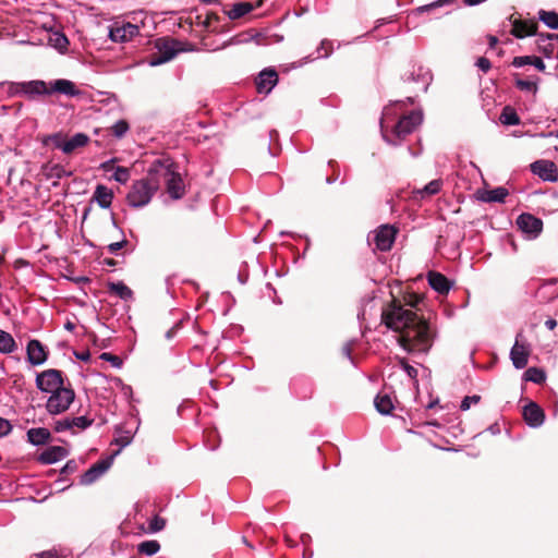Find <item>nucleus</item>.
<instances>
[{"label":"nucleus","mask_w":558,"mask_h":558,"mask_svg":"<svg viewBox=\"0 0 558 558\" xmlns=\"http://www.w3.org/2000/svg\"><path fill=\"white\" fill-rule=\"evenodd\" d=\"M381 322L398 332L400 345L408 352L426 353L433 345L435 332L428 322L412 308L393 299L381 312Z\"/></svg>","instance_id":"nucleus-1"},{"label":"nucleus","mask_w":558,"mask_h":558,"mask_svg":"<svg viewBox=\"0 0 558 558\" xmlns=\"http://www.w3.org/2000/svg\"><path fill=\"white\" fill-rule=\"evenodd\" d=\"M396 116L392 106L385 107L383 117L380 119V131L384 140L390 145H399L400 142L409 134H411L416 126L423 121L421 111H412L403 116L397 124L393 125L390 134L388 133V122Z\"/></svg>","instance_id":"nucleus-2"},{"label":"nucleus","mask_w":558,"mask_h":558,"mask_svg":"<svg viewBox=\"0 0 558 558\" xmlns=\"http://www.w3.org/2000/svg\"><path fill=\"white\" fill-rule=\"evenodd\" d=\"M150 174L165 181L167 192L173 199H180L185 194L183 179L178 171L177 165L170 158L156 159L150 165Z\"/></svg>","instance_id":"nucleus-3"},{"label":"nucleus","mask_w":558,"mask_h":558,"mask_svg":"<svg viewBox=\"0 0 558 558\" xmlns=\"http://www.w3.org/2000/svg\"><path fill=\"white\" fill-rule=\"evenodd\" d=\"M158 189L159 179L150 174L149 168L146 178L133 182L126 195V202L131 207L142 208L149 204Z\"/></svg>","instance_id":"nucleus-4"},{"label":"nucleus","mask_w":558,"mask_h":558,"mask_svg":"<svg viewBox=\"0 0 558 558\" xmlns=\"http://www.w3.org/2000/svg\"><path fill=\"white\" fill-rule=\"evenodd\" d=\"M155 47L157 52L148 59L150 66H157L172 60L181 50L180 43L171 38H159L156 40Z\"/></svg>","instance_id":"nucleus-5"},{"label":"nucleus","mask_w":558,"mask_h":558,"mask_svg":"<svg viewBox=\"0 0 558 558\" xmlns=\"http://www.w3.org/2000/svg\"><path fill=\"white\" fill-rule=\"evenodd\" d=\"M48 141L60 149L62 153L69 155L74 150L86 146L89 143V136L85 133H76L70 138H65L62 133H54L48 136Z\"/></svg>","instance_id":"nucleus-6"},{"label":"nucleus","mask_w":558,"mask_h":558,"mask_svg":"<svg viewBox=\"0 0 558 558\" xmlns=\"http://www.w3.org/2000/svg\"><path fill=\"white\" fill-rule=\"evenodd\" d=\"M75 393L73 389L68 387H62L53 392L47 400V411L50 414H60L65 412L72 402L74 401Z\"/></svg>","instance_id":"nucleus-7"},{"label":"nucleus","mask_w":558,"mask_h":558,"mask_svg":"<svg viewBox=\"0 0 558 558\" xmlns=\"http://www.w3.org/2000/svg\"><path fill=\"white\" fill-rule=\"evenodd\" d=\"M398 230L390 225H381L368 235V242L381 252L389 251L396 240Z\"/></svg>","instance_id":"nucleus-8"},{"label":"nucleus","mask_w":558,"mask_h":558,"mask_svg":"<svg viewBox=\"0 0 558 558\" xmlns=\"http://www.w3.org/2000/svg\"><path fill=\"white\" fill-rule=\"evenodd\" d=\"M36 387L43 392H53L63 387L61 371L50 368L36 376Z\"/></svg>","instance_id":"nucleus-9"},{"label":"nucleus","mask_w":558,"mask_h":558,"mask_svg":"<svg viewBox=\"0 0 558 558\" xmlns=\"http://www.w3.org/2000/svg\"><path fill=\"white\" fill-rule=\"evenodd\" d=\"M48 84L41 80L13 83L11 92L15 95H25L27 97L49 95Z\"/></svg>","instance_id":"nucleus-10"},{"label":"nucleus","mask_w":558,"mask_h":558,"mask_svg":"<svg viewBox=\"0 0 558 558\" xmlns=\"http://www.w3.org/2000/svg\"><path fill=\"white\" fill-rule=\"evenodd\" d=\"M530 351V345L523 340V333L519 332L510 350V360L517 369H522L527 365Z\"/></svg>","instance_id":"nucleus-11"},{"label":"nucleus","mask_w":558,"mask_h":558,"mask_svg":"<svg viewBox=\"0 0 558 558\" xmlns=\"http://www.w3.org/2000/svg\"><path fill=\"white\" fill-rule=\"evenodd\" d=\"M27 362L33 366H39L47 362L49 350L37 339H31L26 344Z\"/></svg>","instance_id":"nucleus-12"},{"label":"nucleus","mask_w":558,"mask_h":558,"mask_svg":"<svg viewBox=\"0 0 558 558\" xmlns=\"http://www.w3.org/2000/svg\"><path fill=\"white\" fill-rule=\"evenodd\" d=\"M114 456H109L93 464L82 476L80 483L82 485H90L102 476L112 465Z\"/></svg>","instance_id":"nucleus-13"},{"label":"nucleus","mask_w":558,"mask_h":558,"mask_svg":"<svg viewBox=\"0 0 558 558\" xmlns=\"http://www.w3.org/2000/svg\"><path fill=\"white\" fill-rule=\"evenodd\" d=\"M140 28L132 23L114 24L109 31V38L114 43H124L137 36Z\"/></svg>","instance_id":"nucleus-14"},{"label":"nucleus","mask_w":558,"mask_h":558,"mask_svg":"<svg viewBox=\"0 0 558 558\" xmlns=\"http://www.w3.org/2000/svg\"><path fill=\"white\" fill-rule=\"evenodd\" d=\"M519 229L532 238H536L543 229V221L531 214H521L517 219Z\"/></svg>","instance_id":"nucleus-15"},{"label":"nucleus","mask_w":558,"mask_h":558,"mask_svg":"<svg viewBox=\"0 0 558 558\" xmlns=\"http://www.w3.org/2000/svg\"><path fill=\"white\" fill-rule=\"evenodd\" d=\"M278 83V74L275 69H264L256 78V89L259 94H268Z\"/></svg>","instance_id":"nucleus-16"},{"label":"nucleus","mask_w":558,"mask_h":558,"mask_svg":"<svg viewBox=\"0 0 558 558\" xmlns=\"http://www.w3.org/2000/svg\"><path fill=\"white\" fill-rule=\"evenodd\" d=\"M523 417L530 427L537 428L543 425L545 413L535 402H530L523 409Z\"/></svg>","instance_id":"nucleus-17"},{"label":"nucleus","mask_w":558,"mask_h":558,"mask_svg":"<svg viewBox=\"0 0 558 558\" xmlns=\"http://www.w3.org/2000/svg\"><path fill=\"white\" fill-rule=\"evenodd\" d=\"M531 167L532 171L544 181L554 182L557 180V169L553 161L537 160Z\"/></svg>","instance_id":"nucleus-18"},{"label":"nucleus","mask_w":558,"mask_h":558,"mask_svg":"<svg viewBox=\"0 0 558 558\" xmlns=\"http://www.w3.org/2000/svg\"><path fill=\"white\" fill-rule=\"evenodd\" d=\"M48 87L49 95L57 93L70 97H75L81 93L72 81L65 78L54 80L48 84Z\"/></svg>","instance_id":"nucleus-19"},{"label":"nucleus","mask_w":558,"mask_h":558,"mask_svg":"<svg viewBox=\"0 0 558 558\" xmlns=\"http://www.w3.org/2000/svg\"><path fill=\"white\" fill-rule=\"evenodd\" d=\"M536 298L539 302L547 303L558 298V281L557 279H550L543 282L537 291Z\"/></svg>","instance_id":"nucleus-20"},{"label":"nucleus","mask_w":558,"mask_h":558,"mask_svg":"<svg viewBox=\"0 0 558 558\" xmlns=\"http://www.w3.org/2000/svg\"><path fill=\"white\" fill-rule=\"evenodd\" d=\"M509 191L504 186H498L493 190L478 191L477 198L485 203H505Z\"/></svg>","instance_id":"nucleus-21"},{"label":"nucleus","mask_w":558,"mask_h":558,"mask_svg":"<svg viewBox=\"0 0 558 558\" xmlns=\"http://www.w3.org/2000/svg\"><path fill=\"white\" fill-rule=\"evenodd\" d=\"M130 423H124L122 426H119L117 427L116 429V438H114V444L118 445L120 448H124L126 446H129L132 440H133V437H134V434L135 432L138 429V423L136 424V426L133 428V427H128Z\"/></svg>","instance_id":"nucleus-22"},{"label":"nucleus","mask_w":558,"mask_h":558,"mask_svg":"<svg viewBox=\"0 0 558 558\" xmlns=\"http://www.w3.org/2000/svg\"><path fill=\"white\" fill-rule=\"evenodd\" d=\"M66 454L68 451L65 448L61 446H52L39 454V461L44 464H52L65 458Z\"/></svg>","instance_id":"nucleus-23"},{"label":"nucleus","mask_w":558,"mask_h":558,"mask_svg":"<svg viewBox=\"0 0 558 558\" xmlns=\"http://www.w3.org/2000/svg\"><path fill=\"white\" fill-rule=\"evenodd\" d=\"M428 283L432 289L440 294H447L451 289V282L448 280V278L436 271H430L428 274Z\"/></svg>","instance_id":"nucleus-24"},{"label":"nucleus","mask_w":558,"mask_h":558,"mask_svg":"<svg viewBox=\"0 0 558 558\" xmlns=\"http://www.w3.org/2000/svg\"><path fill=\"white\" fill-rule=\"evenodd\" d=\"M93 199L99 205V207L107 209L112 204L113 192L106 185L98 184L94 191Z\"/></svg>","instance_id":"nucleus-25"},{"label":"nucleus","mask_w":558,"mask_h":558,"mask_svg":"<svg viewBox=\"0 0 558 558\" xmlns=\"http://www.w3.org/2000/svg\"><path fill=\"white\" fill-rule=\"evenodd\" d=\"M536 23L529 21H515L512 25L511 34L517 38L532 36L536 32Z\"/></svg>","instance_id":"nucleus-26"},{"label":"nucleus","mask_w":558,"mask_h":558,"mask_svg":"<svg viewBox=\"0 0 558 558\" xmlns=\"http://www.w3.org/2000/svg\"><path fill=\"white\" fill-rule=\"evenodd\" d=\"M512 65L514 68H522L524 65H533L538 71H544L546 68L544 61L539 57H535V56L514 57L512 60Z\"/></svg>","instance_id":"nucleus-27"},{"label":"nucleus","mask_w":558,"mask_h":558,"mask_svg":"<svg viewBox=\"0 0 558 558\" xmlns=\"http://www.w3.org/2000/svg\"><path fill=\"white\" fill-rule=\"evenodd\" d=\"M376 410L383 414L388 415L393 410V402L388 393H378L374 400Z\"/></svg>","instance_id":"nucleus-28"},{"label":"nucleus","mask_w":558,"mask_h":558,"mask_svg":"<svg viewBox=\"0 0 558 558\" xmlns=\"http://www.w3.org/2000/svg\"><path fill=\"white\" fill-rule=\"evenodd\" d=\"M50 432L44 427L31 428L27 432V439L32 445L39 446L48 441Z\"/></svg>","instance_id":"nucleus-29"},{"label":"nucleus","mask_w":558,"mask_h":558,"mask_svg":"<svg viewBox=\"0 0 558 558\" xmlns=\"http://www.w3.org/2000/svg\"><path fill=\"white\" fill-rule=\"evenodd\" d=\"M254 8L255 7L250 2H239L233 4L228 11V16L230 20H238L253 11Z\"/></svg>","instance_id":"nucleus-30"},{"label":"nucleus","mask_w":558,"mask_h":558,"mask_svg":"<svg viewBox=\"0 0 558 558\" xmlns=\"http://www.w3.org/2000/svg\"><path fill=\"white\" fill-rule=\"evenodd\" d=\"M16 350L14 338L7 331L0 329V352L3 354L12 353Z\"/></svg>","instance_id":"nucleus-31"},{"label":"nucleus","mask_w":558,"mask_h":558,"mask_svg":"<svg viewBox=\"0 0 558 558\" xmlns=\"http://www.w3.org/2000/svg\"><path fill=\"white\" fill-rule=\"evenodd\" d=\"M499 120L505 125H518L520 124V118L517 111L510 107L506 106L499 117Z\"/></svg>","instance_id":"nucleus-32"},{"label":"nucleus","mask_w":558,"mask_h":558,"mask_svg":"<svg viewBox=\"0 0 558 558\" xmlns=\"http://www.w3.org/2000/svg\"><path fill=\"white\" fill-rule=\"evenodd\" d=\"M109 290H110V292H113L120 299H122L124 301H128V300L132 299V296H133L132 290L126 284H124L122 281L111 282L109 284Z\"/></svg>","instance_id":"nucleus-33"},{"label":"nucleus","mask_w":558,"mask_h":558,"mask_svg":"<svg viewBox=\"0 0 558 558\" xmlns=\"http://www.w3.org/2000/svg\"><path fill=\"white\" fill-rule=\"evenodd\" d=\"M539 20L549 28L558 29V13L554 11L541 10L538 13Z\"/></svg>","instance_id":"nucleus-34"},{"label":"nucleus","mask_w":558,"mask_h":558,"mask_svg":"<svg viewBox=\"0 0 558 558\" xmlns=\"http://www.w3.org/2000/svg\"><path fill=\"white\" fill-rule=\"evenodd\" d=\"M441 186V180H433L429 183H427L423 189L417 190L416 194H418L422 198L425 197V195H435L440 192Z\"/></svg>","instance_id":"nucleus-35"},{"label":"nucleus","mask_w":558,"mask_h":558,"mask_svg":"<svg viewBox=\"0 0 558 558\" xmlns=\"http://www.w3.org/2000/svg\"><path fill=\"white\" fill-rule=\"evenodd\" d=\"M525 379L535 384H542L546 379L544 371L537 367H530L524 373Z\"/></svg>","instance_id":"nucleus-36"},{"label":"nucleus","mask_w":558,"mask_h":558,"mask_svg":"<svg viewBox=\"0 0 558 558\" xmlns=\"http://www.w3.org/2000/svg\"><path fill=\"white\" fill-rule=\"evenodd\" d=\"M160 549V545L157 541H145L138 545V553L153 556Z\"/></svg>","instance_id":"nucleus-37"},{"label":"nucleus","mask_w":558,"mask_h":558,"mask_svg":"<svg viewBox=\"0 0 558 558\" xmlns=\"http://www.w3.org/2000/svg\"><path fill=\"white\" fill-rule=\"evenodd\" d=\"M72 174L71 171H68L63 166L61 165H53L47 170V178L48 179H57L60 180L64 177H70Z\"/></svg>","instance_id":"nucleus-38"},{"label":"nucleus","mask_w":558,"mask_h":558,"mask_svg":"<svg viewBox=\"0 0 558 558\" xmlns=\"http://www.w3.org/2000/svg\"><path fill=\"white\" fill-rule=\"evenodd\" d=\"M72 432L75 433V429L83 430L89 427L93 424V420L86 416H76L70 418Z\"/></svg>","instance_id":"nucleus-39"},{"label":"nucleus","mask_w":558,"mask_h":558,"mask_svg":"<svg viewBox=\"0 0 558 558\" xmlns=\"http://www.w3.org/2000/svg\"><path fill=\"white\" fill-rule=\"evenodd\" d=\"M130 125L125 120H119L111 126V133L117 138H122L129 131Z\"/></svg>","instance_id":"nucleus-40"},{"label":"nucleus","mask_w":558,"mask_h":558,"mask_svg":"<svg viewBox=\"0 0 558 558\" xmlns=\"http://www.w3.org/2000/svg\"><path fill=\"white\" fill-rule=\"evenodd\" d=\"M50 43L52 44L53 47H56L57 49L59 50H64L66 49L68 45H69V40L68 38L65 37L64 34L62 33H54L51 37H50Z\"/></svg>","instance_id":"nucleus-41"},{"label":"nucleus","mask_w":558,"mask_h":558,"mask_svg":"<svg viewBox=\"0 0 558 558\" xmlns=\"http://www.w3.org/2000/svg\"><path fill=\"white\" fill-rule=\"evenodd\" d=\"M112 179L121 184H125L130 179V170L125 167H117Z\"/></svg>","instance_id":"nucleus-42"},{"label":"nucleus","mask_w":558,"mask_h":558,"mask_svg":"<svg viewBox=\"0 0 558 558\" xmlns=\"http://www.w3.org/2000/svg\"><path fill=\"white\" fill-rule=\"evenodd\" d=\"M452 2H453V0H437V1H434V2H432L429 4H425V5L418 7L416 9V11L418 13L429 12V11L436 9V8H440V7H444L446 4H450Z\"/></svg>","instance_id":"nucleus-43"},{"label":"nucleus","mask_w":558,"mask_h":558,"mask_svg":"<svg viewBox=\"0 0 558 558\" xmlns=\"http://www.w3.org/2000/svg\"><path fill=\"white\" fill-rule=\"evenodd\" d=\"M331 50H332V43L327 40V39H324L319 47L317 48V57L318 58H327L330 53H331Z\"/></svg>","instance_id":"nucleus-44"},{"label":"nucleus","mask_w":558,"mask_h":558,"mask_svg":"<svg viewBox=\"0 0 558 558\" xmlns=\"http://www.w3.org/2000/svg\"><path fill=\"white\" fill-rule=\"evenodd\" d=\"M515 86L520 90H527V92H533V93L537 92V84L535 82L518 78L515 81Z\"/></svg>","instance_id":"nucleus-45"},{"label":"nucleus","mask_w":558,"mask_h":558,"mask_svg":"<svg viewBox=\"0 0 558 558\" xmlns=\"http://www.w3.org/2000/svg\"><path fill=\"white\" fill-rule=\"evenodd\" d=\"M100 359L110 362L111 365L116 368H120L122 366V360L118 355L111 354L109 352L101 353Z\"/></svg>","instance_id":"nucleus-46"},{"label":"nucleus","mask_w":558,"mask_h":558,"mask_svg":"<svg viewBox=\"0 0 558 558\" xmlns=\"http://www.w3.org/2000/svg\"><path fill=\"white\" fill-rule=\"evenodd\" d=\"M481 400V397L477 396V395H473V396H466L462 401H461V404H460V409L462 411H466L470 409L471 404H476L478 403Z\"/></svg>","instance_id":"nucleus-47"},{"label":"nucleus","mask_w":558,"mask_h":558,"mask_svg":"<svg viewBox=\"0 0 558 558\" xmlns=\"http://www.w3.org/2000/svg\"><path fill=\"white\" fill-rule=\"evenodd\" d=\"M54 430L58 433L65 432V430H72L70 417H65V418L56 421Z\"/></svg>","instance_id":"nucleus-48"},{"label":"nucleus","mask_w":558,"mask_h":558,"mask_svg":"<svg viewBox=\"0 0 558 558\" xmlns=\"http://www.w3.org/2000/svg\"><path fill=\"white\" fill-rule=\"evenodd\" d=\"M11 430H12L11 423L7 418L0 417V437H4V436L9 435L11 433Z\"/></svg>","instance_id":"nucleus-49"},{"label":"nucleus","mask_w":558,"mask_h":558,"mask_svg":"<svg viewBox=\"0 0 558 558\" xmlns=\"http://www.w3.org/2000/svg\"><path fill=\"white\" fill-rule=\"evenodd\" d=\"M400 363L409 377L415 378L417 376V369L415 367L409 365L404 360H401Z\"/></svg>","instance_id":"nucleus-50"},{"label":"nucleus","mask_w":558,"mask_h":558,"mask_svg":"<svg viewBox=\"0 0 558 558\" xmlns=\"http://www.w3.org/2000/svg\"><path fill=\"white\" fill-rule=\"evenodd\" d=\"M476 65L483 72H488L492 66L490 61L484 57L477 59Z\"/></svg>","instance_id":"nucleus-51"},{"label":"nucleus","mask_w":558,"mask_h":558,"mask_svg":"<svg viewBox=\"0 0 558 558\" xmlns=\"http://www.w3.org/2000/svg\"><path fill=\"white\" fill-rule=\"evenodd\" d=\"M126 244V240H122L119 242H114L108 245V251L111 254H116L119 250H121Z\"/></svg>","instance_id":"nucleus-52"},{"label":"nucleus","mask_w":558,"mask_h":558,"mask_svg":"<svg viewBox=\"0 0 558 558\" xmlns=\"http://www.w3.org/2000/svg\"><path fill=\"white\" fill-rule=\"evenodd\" d=\"M353 344H354V341H349L347 342L343 348H342V352L343 354L351 361L353 362V359H352V350H353Z\"/></svg>","instance_id":"nucleus-53"},{"label":"nucleus","mask_w":558,"mask_h":558,"mask_svg":"<svg viewBox=\"0 0 558 558\" xmlns=\"http://www.w3.org/2000/svg\"><path fill=\"white\" fill-rule=\"evenodd\" d=\"M163 526H165V521L157 517L153 520V522L150 524V529L154 532H158V531L162 530Z\"/></svg>","instance_id":"nucleus-54"},{"label":"nucleus","mask_w":558,"mask_h":558,"mask_svg":"<svg viewBox=\"0 0 558 558\" xmlns=\"http://www.w3.org/2000/svg\"><path fill=\"white\" fill-rule=\"evenodd\" d=\"M116 161V158H112L110 160H107V161H104L102 163H100V169L108 172L110 171L112 168H113V162Z\"/></svg>","instance_id":"nucleus-55"},{"label":"nucleus","mask_w":558,"mask_h":558,"mask_svg":"<svg viewBox=\"0 0 558 558\" xmlns=\"http://www.w3.org/2000/svg\"><path fill=\"white\" fill-rule=\"evenodd\" d=\"M75 356H76V359H78L81 361L88 362L90 359V353L88 351H84V352L75 353Z\"/></svg>","instance_id":"nucleus-56"},{"label":"nucleus","mask_w":558,"mask_h":558,"mask_svg":"<svg viewBox=\"0 0 558 558\" xmlns=\"http://www.w3.org/2000/svg\"><path fill=\"white\" fill-rule=\"evenodd\" d=\"M545 326L549 329V330H554L557 326V322L554 319V318H549L545 322Z\"/></svg>","instance_id":"nucleus-57"},{"label":"nucleus","mask_w":558,"mask_h":558,"mask_svg":"<svg viewBox=\"0 0 558 558\" xmlns=\"http://www.w3.org/2000/svg\"><path fill=\"white\" fill-rule=\"evenodd\" d=\"M542 40L548 39V40H558V34H546L541 35Z\"/></svg>","instance_id":"nucleus-58"},{"label":"nucleus","mask_w":558,"mask_h":558,"mask_svg":"<svg viewBox=\"0 0 558 558\" xmlns=\"http://www.w3.org/2000/svg\"><path fill=\"white\" fill-rule=\"evenodd\" d=\"M76 464L73 461H70L65 464L63 468V471H73L75 469Z\"/></svg>","instance_id":"nucleus-59"},{"label":"nucleus","mask_w":558,"mask_h":558,"mask_svg":"<svg viewBox=\"0 0 558 558\" xmlns=\"http://www.w3.org/2000/svg\"><path fill=\"white\" fill-rule=\"evenodd\" d=\"M488 40H489V48H494L498 43V39L495 36H489Z\"/></svg>","instance_id":"nucleus-60"},{"label":"nucleus","mask_w":558,"mask_h":558,"mask_svg":"<svg viewBox=\"0 0 558 558\" xmlns=\"http://www.w3.org/2000/svg\"><path fill=\"white\" fill-rule=\"evenodd\" d=\"M64 328H65L66 330L72 331V330H74V328H75V324H74V323H72V322H70V320H68V322L64 324Z\"/></svg>","instance_id":"nucleus-61"},{"label":"nucleus","mask_w":558,"mask_h":558,"mask_svg":"<svg viewBox=\"0 0 558 558\" xmlns=\"http://www.w3.org/2000/svg\"><path fill=\"white\" fill-rule=\"evenodd\" d=\"M173 335H174V328H171L170 330H168L166 332V338L171 339L173 337Z\"/></svg>","instance_id":"nucleus-62"},{"label":"nucleus","mask_w":558,"mask_h":558,"mask_svg":"<svg viewBox=\"0 0 558 558\" xmlns=\"http://www.w3.org/2000/svg\"><path fill=\"white\" fill-rule=\"evenodd\" d=\"M550 52H553V47L551 48H545V53L548 56Z\"/></svg>","instance_id":"nucleus-63"},{"label":"nucleus","mask_w":558,"mask_h":558,"mask_svg":"<svg viewBox=\"0 0 558 558\" xmlns=\"http://www.w3.org/2000/svg\"><path fill=\"white\" fill-rule=\"evenodd\" d=\"M407 100L409 104H413V99L411 97H408Z\"/></svg>","instance_id":"nucleus-64"}]
</instances>
